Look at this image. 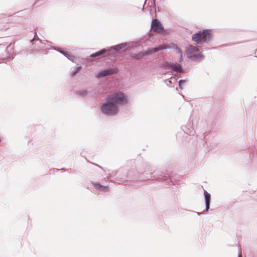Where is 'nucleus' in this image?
Here are the masks:
<instances>
[{
	"mask_svg": "<svg viewBox=\"0 0 257 257\" xmlns=\"http://www.w3.org/2000/svg\"><path fill=\"white\" fill-rule=\"evenodd\" d=\"M127 96L122 91L113 92L107 95L104 102L100 105L102 113L108 116L116 115L119 106L128 103Z\"/></svg>",
	"mask_w": 257,
	"mask_h": 257,
	"instance_id": "1",
	"label": "nucleus"
},
{
	"mask_svg": "<svg viewBox=\"0 0 257 257\" xmlns=\"http://www.w3.org/2000/svg\"><path fill=\"white\" fill-rule=\"evenodd\" d=\"M126 46V43H121L107 48L101 49L91 54L90 57L92 58L94 57H98V58L108 57L115 58L119 51Z\"/></svg>",
	"mask_w": 257,
	"mask_h": 257,
	"instance_id": "2",
	"label": "nucleus"
},
{
	"mask_svg": "<svg viewBox=\"0 0 257 257\" xmlns=\"http://www.w3.org/2000/svg\"><path fill=\"white\" fill-rule=\"evenodd\" d=\"M212 34L209 29H204L199 30L193 34L192 40L195 42L196 45H202L204 43H208L212 39Z\"/></svg>",
	"mask_w": 257,
	"mask_h": 257,
	"instance_id": "3",
	"label": "nucleus"
},
{
	"mask_svg": "<svg viewBox=\"0 0 257 257\" xmlns=\"http://www.w3.org/2000/svg\"><path fill=\"white\" fill-rule=\"evenodd\" d=\"M212 34L209 29H204L199 30L193 34L192 40L195 42L196 45H202L204 43H208L212 39Z\"/></svg>",
	"mask_w": 257,
	"mask_h": 257,
	"instance_id": "4",
	"label": "nucleus"
},
{
	"mask_svg": "<svg viewBox=\"0 0 257 257\" xmlns=\"http://www.w3.org/2000/svg\"><path fill=\"white\" fill-rule=\"evenodd\" d=\"M160 67L163 69H169L177 73L184 72V68L182 65L177 62L165 61L160 64Z\"/></svg>",
	"mask_w": 257,
	"mask_h": 257,
	"instance_id": "5",
	"label": "nucleus"
},
{
	"mask_svg": "<svg viewBox=\"0 0 257 257\" xmlns=\"http://www.w3.org/2000/svg\"><path fill=\"white\" fill-rule=\"evenodd\" d=\"M146 178L148 179H152L153 180H156L158 181H161L168 185H170L172 182L169 176L166 174H163L162 173L157 174L155 171L153 173H150L149 175L146 177Z\"/></svg>",
	"mask_w": 257,
	"mask_h": 257,
	"instance_id": "6",
	"label": "nucleus"
},
{
	"mask_svg": "<svg viewBox=\"0 0 257 257\" xmlns=\"http://www.w3.org/2000/svg\"><path fill=\"white\" fill-rule=\"evenodd\" d=\"M188 57L194 60H202L203 59V55L200 52V50L195 48L193 45H190L187 49Z\"/></svg>",
	"mask_w": 257,
	"mask_h": 257,
	"instance_id": "7",
	"label": "nucleus"
},
{
	"mask_svg": "<svg viewBox=\"0 0 257 257\" xmlns=\"http://www.w3.org/2000/svg\"><path fill=\"white\" fill-rule=\"evenodd\" d=\"M119 70L116 67H109L104 69H100L98 73L95 74V77L97 79L102 78L107 76L117 74Z\"/></svg>",
	"mask_w": 257,
	"mask_h": 257,
	"instance_id": "8",
	"label": "nucleus"
},
{
	"mask_svg": "<svg viewBox=\"0 0 257 257\" xmlns=\"http://www.w3.org/2000/svg\"><path fill=\"white\" fill-rule=\"evenodd\" d=\"M151 27L155 32L163 35L168 33V30H165L161 23L157 19L152 20Z\"/></svg>",
	"mask_w": 257,
	"mask_h": 257,
	"instance_id": "9",
	"label": "nucleus"
},
{
	"mask_svg": "<svg viewBox=\"0 0 257 257\" xmlns=\"http://www.w3.org/2000/svg\"><path fill=\"white\" fill-rule=\"evenodd\" d=\"M15 53H14V49L13 46H12V44H9L6 47V57H2L0 58V63H7V61H6V59H13L14 57Z\"/></svg>",
	"mask_w": 257,
	"mask_h": 257,
	"instance_id": "10",
	"label": "nucleus"
},
{
	"mask_svg": "<svg viewBox=\"0 0 257 257\" xmlns=\"http://www.w3.org/2000/svg\"><path fill=\"white\" fill-rule=\"evenodd\" d=\"M167 44H163V45H160L158 46L152 48H149L146 51L147 55H149L152 54L153 53H156L160 51L166 50L167 49Z\"/></svg>",
	"mask_w": 257,
	"mask_h": 257,
	"instance_id": "11",
	"label": "nucleus"
},
{
	"mask_svg": "<svg viewBox=\"0 0 257 257\" xmlns=\"http://www.w3.org/2000/svg\"><path fill=\"white\" fill-rule=\"evenodd\" d=\"M30 43H32V45L34 47L33 48L36 49V50H37V49L41 48L39 46L40 44H44V43L42 42L41 40L39 39L36 32L34 33V38L30 40ZM45 45H46V44H45Z\"/></svg>",
	"mask_w": 257,
	"mask_h": 257,
	"instance_id": "12",
	"label": "nucleus"
},
{
	"mask_svg": "<svg viewBox=\"0 0 257 257\" xmlns=\"http://www.w3.org/2000/svg\"><path fill=\"white\" fill-rule=\"evenodd\" d=\"M54 49L57 52H59L61 54H63L64 56H65L69 60L74 62V60L76 59L75 56L73 55L70 52L65 50L60 49V48H54Z\"/></svg>",
	"mask_w": 257,
	"mask_h": 257,
	"instance_id": "13",
	"label": "nucleus"
},
{
	"mask_svg": "<svg viewBox=\"0 0 257 257\" xmlns=\"http://www.w3.org/2000/svg\"><path fill=\"white\" fill-rule=\"evenodd\" d=\"M203 195L205 199V210L208 211L210 208L211 195L206 190H204Z\"/></svg>",
	"mask_w": 257,
	"mask_h": 257,
	"instance_id": "14",
	"label": "nucleus"
},
{
	"mask_svg": "<svg viewBox=\"0 0 257 257\" xmlns=\"http://www.w3.org/2000/svg\"><path fill=\"white\" fill-rule=\"evenodd\" d=\"M181 129L187 135L194 136L195 133L194 128L190 126V124L182 126Z\"/></svg>",
	"mask_w": 257,
	"mask_h": 257,
	"instance_id": "15",
	"label": "nucleus"
},
{
	"mask_svg": "<svg viewBox=\"0 0 257 257\" xmlns=\"http://www.w3.org/2000/svg\"><path fill=\"white\" fill-rule=\"evenodd\" d=\"M146 55H147L146 51H141L138 53L131 54L130 55V58L132 59H140Z\"/></svg>",
	"mask_w": 257,
	"mask_h": 257,
	"instance_id": "16",
	"label": "nucleus"
},
{
	"mask_svg": "<svg viewBox=\"0 0 257 257\" xmlns=\"http://www.w3.org/2000/svg\"><path fill=\"white\" fill-rule=\"evenodd\" d=\"M177 81V79L176 78L172 76L170 78L166 79L165 82L168 86L172 87L173 86L171 84L176 83Z\"/></svg>",
	"mask_w": 257,
	"mask_h": 257,
	"instance_id": "17",
	"label": "nucleus"
},
{
	"mask_svg": "<svg viewBox=\"0 0 257 257\" xmlns=\"http://www.w3.org/2000/svg\"><path fill=\"white\" fill-rule=\"evenodd\" d=\"M75 94L80 97H85L88 95V91L87 90H77Z\"/></svg>",
	"mask_w": 257,
	"mask_h": 257,
	"instance_id": "18",
	"label": "nucleus"
},
{
	"mask_svg": "<svg viewBox=\"0 0 257 257\" xmlns=\"http://www.w3.org/2000/svg\"><path fill=\"white\" fill-rule=\"evenodd\" d=\"M82 69L81 66H78L74 68L73 70H72L71 72V77H74L76 74L79 73L81 70Z\"/></svg>",
	"mask_w": 257,
	"mask_h": 257,
	"instance_id": "19",
	"label": "nucleus"
},
{
	"mask_svg": "<svg viewBox=\"0 0 257 257\" xmlns=\"http://www.w3.org/2000/svg\"><path fill=\"white\" fill-rule=\"evenodd\" d=\"M187 82L186 80L185 79H180L178 82V86L179 88L181 90L183 89V86L185 84V83Z\"/></svg>",
	"mask_w": 257,
	"mask_h": 257,
	"instance_id": "20",
	"label": "nucleus"
},
{
	"mask_svg": "<svg viewBox=\"0 0 257 257\" xmlns=\"http://www.w3.org/2000/svg\"><path fill=\"white\" fill-rule=\"evenodd\" d=\"M167 47H168V49H172L176 50L178 47V46H177V45H176L174 43H171L168 45L167 44Z\"/></svg>",
	"mask_w": 257,
	"mask_h": 257,
	"instance_id": "21",
	"label": "nucleus"
},
{
	"mask_svg": "<svg viewBox=\"0 0 257 257\" xmlns=\"http://www.w3.org/2000/svg\"><path fill=\"white\" fill-rule=\"evenodd\" d=\"M91 184L94 186L95 188H96L97 190H99L100 187L101 186V184H100L99 182H91Z\"/></svg>",
	"mask_w": 257,
	"mask_h": 257,
	"instance_id": "22",
	"label": "nucleus"
},
{
	"mask_svg": "<svg viewBox=\"0 0 257 257\" xmlns=\"http://www.w3.org/2000/svg\"><path fill=\"white\" fill-rule=\"evenodd\" d=\"M99 190L103 192H107L108 191V186L102 185Z\"/></svg>",
	"mask_w": 257,
	"mask_h": 257,
	"instance_id": "23",
	"label": "nucleus"
},
{
	"mask_svg": "<svg viewBox=\"0 0 257 257\" xmlns=\"http://www.w3.org/2000/svg\"><path fill=\"white\" fill-rule=\"evenodd\" d=\"M175 50H176L177 53L179 54H182V51L179 47Z\"/></svg>",
	"mask_w": 257,
	"mask_h": 257,
	"instance_id": "24",
	"label": "nucleus"
},
{
	"mask_svg": "<svg viewBox=\"0 0 257 257\" xmlns=\"http://www.w3.org/2000/svg\"><path fill=\"white\" fill-rule=\"evenodd\" d=\"M180 56L179 57V62H181L183 60V54H179Z\"/></svg>",
	"mask_w": 257,
	"mask_h": 257,
	"instance_id": "25",
	"label": "nucleus"
},
{
	"mask_svg": "<svg viewBox=\"0 0 257 257\" xmlns=\"http://www.w3.org/2000/svg\"><path fill=\"white\" fill-rule=\"evenodd\" d=\"M196 213L198 214V215H201V214H205V213L204 212H196Z\"/></svg>",
	"mask_w": 257,
	"mask_h": 257,
	"instance_id": "26",
	"label": "nucleus"
},
{
	"mask_svg": "<svg viewBox=\"0 0 257 257\" xmlns=\"http://www.w3.org/2000/svg\"><path fill=\"white\" fill-rule=\"evenodd\" d=\"M52 44V42L50 41H47V44L49 46H51Z\"/></svg>",
	"mask_w": 257,
	"mask_h": 257,
	"instance_id": "27",
	"label": "nucleus"
},
{
	"mask_svg": "<svg viewBox=\"0 0 257 257\" xmlns=\"http://www.w3.org/2000/svg\"><path fill=\"white\" fill-rule=\"evenodd\" d=\"M5 46V44H0V47L1 48H3V47H4Z\"/></svg>",
	"mask_w": 257,
	"mask_h": 257,
	"instance_id": "28",
	"label": "nucleus"
},
{
	"mask_svg": "<svg viewBox=\"0 0 257 257\" xmlns=\"http://www.w3.org/2000/svg\"><path fill=\"white\" fill-rule=\"evenodd\" d=\"M38 1V0H36L35 2V3L33 4L32 7L34 6V5H35L37 3Z\"/></svg>",
	"mask_w": 257,
	"mask_h": 257,
	"instance_id": "29",
	"label": "nucleus"
},
{
	"mask_svg": "<svg viewBox=\"0 0 257 257\" xmlns=\"http://www.w3.org/2000/svg\"><path fill=\"white\" fill-rule=\"evenodd\" d=\"M152 3L153 5L155 6V0H153V2H152Z\"/></svg>",
	"mask_w": 257,
	"mask_h": 257,
	"instance_id": "30",
	"label": "nucleus"
},
{
	"mask_svg": "<svg viewBox=\"0 0 257 257\" xmlns=\"http://www.w3.org/2000/svg\"><path fill=\"white\" fill-rule=\"evenodd\" d=\"M61 170H65V169L64 168H62V169H61Z\"/></svg>",
	"mask_w": 257,
	"mask_h": 257,
	"instance_id": "31",
	"label": "nucleus"
},
{
	"mask_svg": "<svg viewBox=\"0 0 257 257\" xmlns=\"http://www.w3.org/2000/svg\"><path fill=\"white\" fill-rule=\"evenodd\" d=\"M146 1H147V0H145V3H145V4H146Z\"/></svg>",
	"mask_w": 257,
	"mask_h": 257,
	"instance_id": "32",
	"label": "nucleus"
},
{
	"mask_svg": "<svg viewBox=\"0 0 257 257\" xmlns=\"http://www.w3.org/2000/svg\"><path fill=\"white\" fill-rule=\"evenodd\" d=\"M238 257H240V255H239L238 256Z\"/></svg>",
	"mask_w": 257,
	"mask_h": 257,
	"instance_id": "33",
	"label": "nucleus"
}]
</instances>
